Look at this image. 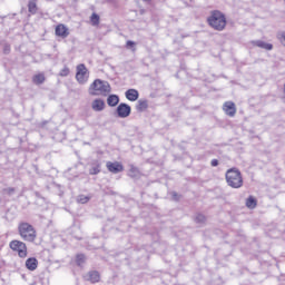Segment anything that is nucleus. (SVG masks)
Returning <instances> with one entry per match:
<instances>
[{
    "mask_svg": "<svg viewBox=\"0 0 285 285\" xmlns=\"http://www.w3.org/2000/svg\"><path fill=\"white\" fill-rule=\"evenodd\" d=\"M207 22L210 28L222 32L226 28V16L219 10H214L207 18Z\"/></svg>",
    "mask_w": 285,
    "mask_h": 285,
    "instance_id": "nucleus-1",
    "label": "nucleus"
},
{
    "mask_svg": "<svg viewBox=\"0 0 285 285\" xmlns=\"http://www.w3.org/2000/svg\"><path fill=\"white\" fill-rule=\"evenodd\" d=\"M112 88L110 87V82L101 79H96L89 88V94L92 97H97V95H104L106 97L111 92Z\"/></svg>",
    "mask_w": 285,
    "mask_h": 285,
    "instance_id": "nucleus-2",
    "label": "nucleus"
},
{
    "mask_svg": "<svg viewBox=\"0 0 285 285\" xmlns=\"http://www.w3.org/2000/svg\"><path fill=\"white\" fill-rule=\"evenodd\" d=\"M225 179L230 188H242L244 186V178L242 171L237 168H230L226 171Z\"/></svg>",
    "mask_w": 285,
    "mask_h": 285,
    "instance_id": "nucleus-3",
    "label": "nucleus"
},
{
    "mask_svg": "<svg viewBox=\"0 0 285 285\" xmlns=\"http://www.w3.org/2000/svg\"><path fill=\"white\" fill-rule=\"evenodd\" d=\"M18 232L24 242H35V239H37V230L28 223H20Z\"/></svg>",
    "mask_w": 285,
    "mask_h": 285,
    "instance_id": "nucleus-4",
    "label": "nucleus"
},
{
    "mask_svg": "<svg viewBox=\"0 0 285 285\" xmlns=\"http://www.w3.org/2000/svg\"><path fill=\"white\" fill-rule=\"evenodd\" d=\"M9 248H11L13 253H17L20 259H26V257H28V245L21 240H11L9 243Z\"/></svg>",
    "mask_w": 285,
    "mask_h": 285,
    "instance_id": "nucleus-5",
    "label": "nucleus"
},
{
    "mask_svg": "<svg viewBox=\"0 0 285 285\" xmlns=\"http://www.w3.org/2000/svg\"><path fill=\"white\" fill-rule=\"evenodd\" d=\"M88 68H86V65L80 63L77 66V71H76V79L78 81V83H87L88 82Z\"/></svg>",
    "mask_w": 285,
    "mask_h": 285,
    "instance_id": "nucleus-6",
    "label": "nucleus"
},
{
    "mask_svg": "<svg viewBox=\"0 0 285 285\" xmlns=\"http://www.w3.org/2000/svg\"><path fill=\"white\" fill-rule=\"evenodd\" d=\"M130 112H132V108L126 102L119 104L116 108V115L120 119H126V117H130Z\"/></svg>",
    "mask_w": 285,
    "mask_h": 285,
    "instance_id": "nucleus-7",
    "label": "nucleus"
},
{
    "mask_svg": "<svg viewBox=\"0 0 285 285\" xmlns=\"http://www.w3.org/2000/svg\"><path fill=\"white\" fill-rule=\"evenodd\" d=\"M106 167H107V170H109V173H112L114 175L124 173V165H121V163L119 161H114V163L107 161Z\"/></svg>",
    "mask_w": 285,
    "mask_h": 285,
    "instance_id": "nucleus-8",
    "label": "nucleus"
},
{
    "mask_svg": "<svg viewBox=\"0 0 285 285\" xmlns=\"http://www.w3.org/2000/svg\"><path fill=\"white\" fill-rule=\"evenodd\" d=\"M223 110L228 117H234L237 115V108L235 107V102L226 101L223 106Z\"/></svg>",
    "mask_w": 285,
    "mask_h": 285,
    "instance_id": "nucleus-9",
    "label": "nucleus"
},
{
    "mask_svg": "<svg viewBox=\"0 0 285 285\" xmlns=\"http://www.w3.org/2000/svg\"><path fill=\"white\" fill-rule=\"evenodd\" d=\"M91 108L95 112H101L102 110H105L106 108V102L104 101V99L101 98H96L92 102H91Z\"/></svg>",
    "mask_w": 285,
    "mask_h": 285,
    "instance_id": "nucleus-10",
    "label": "nucleus"
},
{
    "mask_svg": "<svg viewBox=\"0 0 285 285\" xmlns=\"http://www.w3.org/2000/svg\"><path fill=\"white\" fill-rule=\"evenodd\" d=\"M87 282L91 284H99L101 282V274L98 271H90L87 273Z\"/></svg>",
    "mask_w": 285,
    "mask_h": 285,
    "instance_id": "nucleus-11",
    "label": "nucleus"
},
{
    "mask_svg": "<svg viewBox=\"0 0 285 285\" xmlns=\"http://www.w3.org/2000/svg\"><path fill=\"white\" fill-rule=\"evenodd\" d=\"M69 35H70V31H68L65 24H58L56 27L57 37H61V39H66Z\"/></svg>",
    "mask_w": 285,
    "mask_h": 285,
    "instance_id": "nucleus-12",
    "label": "nucleus"
},
{
    "mask_svg": "<svg viewBox=\"0 0 285 285\" xmlns=\"http://www.w3.org/2000/svg\"><path fill=\"white\" fill-rule=\"evenodd\" d=\"M125 97L128 101H137L139 99V91L137 89H128L125 92Z\"/></svg>",
    "mask_w": 285,
    "mask_h": 285,
    "instance_id": "nucleus-13",
    "label": "nucleus"
},
{
    "mask_svg": "<svg viewBox=\"0 0 285 285\" xmlns=\"http://www.w3.org/2000/svg\"><path fill=\"white\" fill-rule=\"evenodd\" d=\"M26 268L27 271H35L39 268V261L36 257H30L26 261Z\"/></svg>",
    "mask_w": 285,
    "mask_h": 285,
    "instance_id": "nucleus-14",
    "label": "nucleus"
},
{
    "mask_svg": "<svg viewBox=\"0 0 285 285\" xmlns=\"http://www.w3.org/2000/svg\"><path fill=\"white\" fill-rule=\"evenodd\" d=\"M252 45L256 46L257 48H262L263 50H273V45L267 43L264 40H254Z\"/></svg>",
    "mask_w": 285,
    "mask_h": 285,
    "instance_id": "nucleus-15",
    "label": "nucleus"
},
{
    "mask_svg": "<svg viewBox=\"0 0 285 285\" xmlns=\"http://www.w3.org/2000/svg\"><path fill=\"white\" fill-rule=\"evenodd\" d=\"M107 104L110 106V108H115V106L119 105V96L111 94L107 98Z\"/></svg>",
    "mask_w": 285,
    "mask_h": 285,
    "instance_id": "nucleus-16",
    "label": "nucleus"
},
{
    "mask_svg": "<svg viewBox=\"0 0 285 285\" xmlns=\"http://www.w3.org/2000/svg\"><path fill=\"white\" fill-rule=\"evenodd\" d=\"M101 173V163L95 161L89 169V175H99Z\"/></svg>",
    "mask_w": 285,
    "mask_h": 285,
    "instance_id": "nucleus-17",
    "label": "nucleus"
},
{
    "mask_svg": "<svg viewBox=\"0 0 285 285\" xmlns=\"http://www.w3.org/2000/svg\"><path fill=\"white\" fill-rule=\"evenodd\" d=\"M147 109H148V100H138L136 110H138V112H144V110H147Z\"/></svg>",
    "mask_w": 285,
    "mask_h": 285,
    "instance_id": "nucleus-18",
    "label": "nucleus"
},
{
    "mask_svg": "<svg viewBox=\"0 0 285 285\" xmlns=\"http://www.w3.org/2000/svg\"><path fill=\"white\" fill-rule=\"evenodd\" d=\"M32 81L37 86H41V83H43V81H46V76L43 73H38V75L33 76Z\"/></svg>",
    "mask_w": 285,
    "mask_h": 285,
    "instance_id": "nucleus-19",
    "label": "nucleus"
},
{
    "mask_svg": "<svg viewBox=\"0 0 285 285\" xmlns=\"http://www.w3.org/2000/svg\"><path fill=\"white\" fill-rule=\"evenodd\" d=\"M90 199H92V196H86L83 194H80L77 196L76 202L78 204H88V202H90Z\"/></svg>",
    "mask_w": 285,
    "mask_h": 285,
    "instance_id": "nucleus-20",
    "label": "nucleus"
},
{
    "mask_svg": "<svg viewBox=\"0 0 285 285\" xmlns=\"http://www.w3.org/2000/svg\"><path fill=\"white\" fill-rule=\"evenodd\" d=\"M246 206L247 208H256L257 207V199L253 196H249L247 199H246Z\"/></svg>",
    "mask_w": 285,
    "mask_h": 285,
    "instance_id": "nucleus-21",
    "label": "nucleus"
},
{
    "mask_svg": "<svg viewBox=\"0 0 285 285\" xmlns=\"http://www.w3.org/2000/svg\"><path fill=\"white\" fill-rule=\"evenodd\" d=\"M28 11L31 14H37V0H30L28 2Z\"/></svg>",
    "mask_w": 285,
    "mask_h": 285,
    "instance_id": "nucleus-22",
    "label": "nucleus"
},
{
    "mask_svg": "<svg viewBox=\"0 0 285 285\" xmlns=\"http://www.w3.org/2000/svg\"><path fill=\"white\" fill-rule=\"evenodd\" d=\"M128 175L131 177V179H137V177H139V168L131 166Z\"/></svg>",
    "mask_w": 285,
    "mask_h": 285,
    "instance_id": "nucleus-23",
    "label": "nucleus"
},
{
    "mask_svg": "<svg viewBox=\"0 0 285 285\" xmlns=\"http://www.w3.org/2000/svg\"><path fill=\"white\" fill-rule=\"evenodd\" d=\"M76 264H77V266H82V264H86V255L77 254L76 255Z\"/></svg>",
    "mask_w": 285,
    "mask_h": 285,
    "instance_id": "nucleus-24",
    "label": "nucleus"
},
{
    "mask_svg": "<svg viewBox=\"0 0 285 285\" xmlns=\"http://www.w3.org/2000/svg\"><path fill=\"white\" fill-rule=\"evenodd\" d=\"M16 191H17L16 188L8 187V188L2 189V195H7L8 197H12V195H14Z\"/></svg>",
    "mask_w": 285,
    "mask_h": 285,
    "instance_id": "nucleus-25",
    "label": "nucleus"
},
{
    "mask_svg": "<svg viewBox=\"0 0 285 285\" xmlns=\"http://www.w3.org/2000/svg\"><path fill=\"white\" fill-rule=\"evenodd\" d=\"M100 17L97 13H92L90 17V21L92 26H99Z\"/></svg>",
    "mask_w": 285,
    "mask_h": 285,
    "instance_id": "nucleus-26",
    "label": "nucleus"
},
{
    "mask_svg": "<svg viewBox=\"0 0 285 285\" xmlns=\"http://www.w3.org/2000/svg\"><path fill=\"white\" fill-rule=\"evenodd\" d=\"M70 75V69L68 67H65L60 70V77H68Z\"/></svg>",
    "mask_w": 285,
    "mask_h": 285,
    "instance_id": "nucleus-27",
    "label": "nucleus"
},
{
    "mask_svg": "<svg viewBox=\"0 0 285 285\" xmlns=\"http://www.w3.org/2000/svg\"><path fill=\"white\" fill-rule=\"evenodd\" d=\"M171 197H173L174 202H179V199H181V196L179 194H177V191H173Z\"/></svg>",
    "mask_w": 285,
    "mask_h": 285,
    "instance_id": "nucleus-28",
    "label": "nucleus"
},
{
    "mask_svg": "<svg viewBox=\"0 0 285 285\" xmlns=\"http://www.w3.org/2000/svg\"><path fill=\"white\" fill-rule=\"evenodd\" d=\"M126 48H135V41L128 40V41L126 42Z\"/></svg>",
    "mask_w": 285,
    "mask_h": 285,
    "instance_id": "nucleus-29",
    "label": "nucleus"
},
{
    "mask_svg": "<svg viewBox=\"0 0 285 285\" xmlns=\"http://www.w3.org/2000/svg\"><path fill=\"white\" fill-rule=\"evenodd\" d=\"M210 166H213V168H217V166H219V160L213 159V160L210 161Z\"/></svg>",
    "mask_w": 285,
    "mask_h": 285,
    "instance_id": "nucleus-30",
    "label": "nucleus"
},
{
    "mask_svg": "<svg viewBox=\"0 0 285 285\" xmlns=\"http://www.w3.org/2000/svg\"><path fill=\"white\" fill-rule=\"evenodd\" d=\"M8 52H10V47H9V46H6V47H4V53L8 55Z\"/></svg>",
    "mask_w": 285,
    "mask_h": 285,
    "instance_id": "nucleus-31",
    "label": "nucleus"
},
{
    "mask_svg": "<svg viewBox=\"0 0 285 285\" xmlns=\"http://www.w3.org/2000/svg\"><path fill=\"white\" fill-rule=\"evenodd\" d=\"M114 0H105L106 3H112Z\"/></svg>",
    "mask_w": 285,
    "mask_h": 285,
    "instance_id": "nucleus-32",
    "label": "nucleus"
},
{
    "mask_svg": "<svg viewBox=\"0 0 285 285\" xmlns=\"http://www.w3.org/2000/svg\"><path fill=\"white\" fill-rule=\"evenodd\" d=\"M35 195L36 197H41V195L38 191H36Z\"/></svg>",
    "mask_w": 285,
    "mask_h": 285,
    "instance_id": "nucleus-33",
    "label": "nucleus"
},
{
    "mask_svg": "<svg viewBox=\"0 0 285 285\" xmlns=\"http://www.w3.org/2000/svg\"><path fill=\"white\" fill-rule=\"evenodd\" d=\"M142 1L148 2V1H150V0H142Z\"/></svg>",
    "mask_w": 285,
    "mask_h": 285,
    "instance_id": "nucleus-34",
    "label": "nucleus"
}]
</instances>
